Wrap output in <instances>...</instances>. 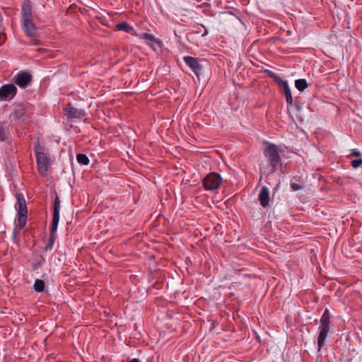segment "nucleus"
<instances>
[{
	"instance_id": "nucleus-4",
	"label": "nucleus",
	"mask_w": 362,
	"mask_h": 362,
	"mask_svg": "<svg viewBox=\"0 0 362 362\" xmlns=\"http://www.w3.org/2000/svg\"><path fill=\"white\" fill-rule=\"evenodd\" d=\"M264 156L268 159L271 168L270 173H274L279 165L281 164V160L278 146L274 144L267 143V146L264 150Z\"/></svg>"
},
{
	"instance_id": "nucleus-17",
	"label": "nucleus",
	"mask_w": 362,
	"mask_h": 362,
	"mask_svg": "<svg viewBox=\"0 0 362 362\" xmlns=\"http://www.w3.org/2000/svg\"><path fill=\"white\" fill-rule=\"evenodd\" d=\"M22 19L32 18V6L28 0L25 1L21 8Z\"/></svg>"
},
{
	"instance_id": "nucleus-14",
	"label": "nucleus",
	"mask_w": 362,
	"mask_h": 362,
	"mask_svg": "<svg viewBox=\"0 0 362 362\" xmlns=\"http://www.w3.org/2000/svg\"><path fill=\"white\" fill-rule=\"evenodd\" d=\"M58 224H56L54 226V223H52L51 227H50V235L49 238V242L47 244V245L45 247L44 250L45 251L51 250L54 246L55 240H56V233L57 230Z\"/></svg>"
},
{
	"instance_id": "nucleus-2",
	"label": "nucleus",
	"mask_w": 362,
	"mask_h": 362,
	"mask_svg": "<svg viewBox=\"0 0 362 362\" xmlns=\"http://www.w3.org/2000/svg\"><path fill=\"white\" fill-rule=\"evenodd\" d=\"M330 313L329 309L326 308L321 316L320 320V327H319V334L317 337V346L318 351L322 349L326 344V339L328 337L329 333H331L330 329Z\"/></svg>"
},
{
	"instance_id": "nucleus-7",
	"label": "nucleus",
	"mask_w": 362,
	"mask_h": 362,
	"mask_svg": "<svg viewBox=\"0 0 362 362\" xmlns=\"http://www.w3.org/2000/svg\"><path fill=\"white\" fill-rule=\"evenodd\" d=\"M223 179L217 173H210L202 180V184L206 190H215L219 188Z\"/></svg>"
},
{
	"instance_id": "nucleus-25",
	"label": "nucleus",
	"mask_w": 362,
	"mask_h": 362,
	"mask_svg": "<svg viewBox=\"0 0 362 362\" xmlns=\"http://www.w3.org/2000/svg\"><path fill=\"white\" fill-rule=\"evenodd\" d=\"M291 187L293 191H298L299 189H301L303 188V186L298 183L291 182Z\"/></svg>"
},
{
	"instance_id": "nucleus-20",
	"label": "nucleus",
	"mask_w": 362,
	"mask_h": 362,
	"mask_svg": "<svg viewBox=\"0 0 362 362\" xmlns=\"http://www.w3.org/2000/svg\"><path fill=\"white\" fill-rule=\"evenodd\" d=\"M295 86L299 91H303L308 88V84L304 78L297 79L295 81Z\"/></svg>"
},
{
	"instance_id": "nucleus-19",
	"label": "nucleus",
	"mask_w": 362,
	"mask_h": 362,
	"mask_svg": "<svg viewBox=\"0 0 362 362\" xmlns=\"http://www.w3.org/2000/svg\"><path fill=\"white\" fill-rule=\"evenodd\" d=\"M33 288L37 293L43 292L45 288V281L41 279H36L34 282Z\"/></svg>"
},
{
	"instance_id": "nucleus-10",
	"label": "nucleus",
	"mask_w": 362,
	"mask_h": 362,
	"mask_svg": "<svg viewBox=\"0 0 362 362\" xmlns=\"http://www.w3.org/2000/svg\"><path fill=\"white\" fill-rule=\"evenodd\" d=\"M258 201L259 202V204L262 208H270L271 199L269 195V190L267 187L263 186L260 189V191L258 194Z\"/></svg>"
},
{
	"instance_id": "nucleus-9",
	"label": "nucleus",
	"mask_w": 362,
	"mask_h": 362,
	"mask_svg": "<svg viewBox=\"0 0 362 362\" xmlns=\"http://www.w3.org/2000/svg\"><path fill=\"white\" fill-rule=\"evenodd\" d=\"M32 75L28 71H21L13 78V81L21 88H26L32 81Z\"/></svg>"
},
{
	"instance_id": "nucleus-8",
	"label": "nucleus",
	"mask_w": 362,
	"mask_h": 362,
	"mask_svg": "<svg viewBox=\"0 0 362 362\" xmlns=\"http://www.w3.org/2000/svg\"><path fill=\"white\" fill-rule=\"evenodd\" d=\"M17 93V88L13 83L3 85L0 88V100L10 101Z\"/></svg>"
},
{
	"instance_id": "nucleus-16",
	"label": "nucleus",
	"mask_w": 362,
	"mask_h": 362,
	"mask_svg": "<svg viewBox=\"0 0 362 362\" xmlns=\"http://www.w3.org/2000/svg\"><path fill=\"white\" fill-rule=\"evenodd\" d=\"M60 202L59 197L57 195L53 204V218L52 222L54 223V226L59 224V221Z\"/></svg>"
},
{
	"instance_id": "nucleus-18",
	"label": "nucleus",
	"mask_w": 362,
	"mask_h": 362,
	"mask_svg": "<svg viewBox=\"0 0 362 362\" xmlns=\"http://www.w3.org/2000/svg\"><path fill=\"white\" fill-rule=\"evenodd\" d=\"M11 140V134L8 128L5 127L0 123V141L9 143Z\"/></svg>"
},
{
	"instance_id": "nucleus-26",
	"label": "nucleus",
	"mask_w": 362,
	"mask_h": 362,
	"mask_svg": "<svg viewBox=\"0 0 362 362\" xmlns=\"http://www.w3.org/2000/svg\"><path fill=\"white\" fill-rule=\"evenodd\" d=\"M351 155L354 156L359 157L361 156V152L356 148L351 149Z\"/></svg>"
},
{
	"instance_id": "nucleus-13",
	"label": "nucleus",
	"mask_w": 362,
	"mask_h": 362,
	"mask_svg": "<svg viewBox=\"0 0 362 362\" xmlns=\"http://www.w3.org/2000/svg\"><path fill=\"white\" fill-rule=\"evenodd\" d=\"M23 21V29L24 32L29 36L33 37L35 34L36 27L34 25L32 18H25Z\"/></svg>"
},
{
	"instance_id": "nucleus-29",
	"label": "nucleus",
	"mask_w": 362,
	"mask_h": 362,
	"mask_svg": "<svg viewBox=\"0 0 362 362\" xmlns=\"http://www.w3.org/2000/svg\"><path fill=\"white\" fill-rule=\"evenodd\" d=\"M276 191H277V186H276L275 188H274V189H273V195L274 194V193H275Z\"/></svg>"
},
{
	"instance_id": "nucleus-11",
	"label": "nucleus",
	"mask_w": 362,
	"mask_h": 362,
	"mask_svg": "<svg viewBox=\"0 0 362 362\" xmlns=\"http://www.w3.org/2000/svg\"><path fill=\"white\" fill-rule=\"evenodd\" d=\"M183 60L185 64L191 69V70L194 73V74L199 77L202 66L199 62L198 58H195L191 56H185L183 57Z\"/></svg>"
},
{
	"instance_id": "nucleus-1",
	"label": "nucleus",
	"mask_w": 362,
	"mask_h": 362,
	"mask_svg": "<svg viewBox=\"0 0 362 362\" xmlns=\"http://www.w3.org/2000/svg\"><path fill=\"white\" fill-rule=\"evenodd\" d=\"M33 112V106L29 103H16L13 105L10 118L15 124H21L31 117Z\"/></svg>"
},
{
	"instance_id": "nucleus-23",
	"label": "nucleus",
	"mask_w": 362,
	"mask_h": 362,
	"mask_svg": "<svg viewBox=\"0 0 362 362\" xmlns=\"http://www.w3.org/2000/svg\"><path fill=\"white\" fill-rule=\"evenodd\" d=\"M362 165V158L353 160L351 162V165L353 168L356 169Z\"/></svg>"
},
{
	"instance_id": "nucleus-5",
	"label": "nucleus",
	"mask_w": 362,
	"mask_h": 362,
	"mask_svg": "<svg viewBox=\"0 0 362 362\" xmlns=\"http://www.w3.org/2000/svg\"><path fill=\"white\" fill-rule=\"evenodd\" d=\"M34 153L37 160V165L39 173L45 176L47 174L48 167L50 164L49 158L42 151V147L39 143L35 145Z\"/></svg>"
},
{
	"instance_id": "nucleus-6",
	"label": "nucleus",
	"mask_w": 362,
	"mask_h": 362,
	"mask_svg": "<svg viewBox=\"0 0 362 362\" xmlns=\"http://www.w3.org/2000/svg\"><path fill=\"white\" fill-rule=\"evenodd\" d=\"M264 73H265L269 77L272 78L278 85L281 86L283 87L286 103L290 105H293V103L291 90V88H289L287 81L283 80L279 76H278L277 74H276L269 69H264Z\"/></svg>"
},
{
	"instance_id": "nucleus-21",
	"label": "nucleus",
	"mask_w": 362,
	"mask_h": 362,
	"mask_svg": "<svg viewBox=\"0 0 362 362\" xmlns=\"http://www.w3.org/2000/svg\"><path fill=\"white\" fill-rule=\"evenodd\" d=\"M117 28L119 30L129 33L133 30V28L126 22H122L117 24Z\"/></svg>"
},
{
	"instance_id": "nucleus-22",
	"label": "nucleus",
	"mask_w": 362,
	"mask_h": 362,
	"mask_svg": "<svg viewBox=\"0 0 362 362\" xmlns=\"http://www.w3.org/2000/svg\"><path fill=\"white\" fill-rule=\"evenodd\" d=\"M76 159L78 163L81 165H88L90 162L88 157L83 153H78L76 156Z\"/></svg>"
},
{
	"instance_id": "nucleus-15",
	"label": "nucleus",
	"mask_w": 362,
	"mask_h": 362,
	"mask_svg": "<svg viewBox=\"0 0 362 362\" xmlns=\"http://www.w3.org/2000/svg\"><path fill=\"white\" fill-rule=\"evenodd\" d=\"M143 39L146 40V42L153 49L156 50L155 45H157L158 47H161L162 42L156 39L154 35L150 33H144Z\"/></svg>"
},
{
	"instance_id": "nucleus-28",
	"label": "nucleus",
	"mask_w": 362,
	"mask_h": 362,
	"mask_svg": "<svg viewBox=\"0 0 362 362\" xmlns=\"http://www.w3.org/2000/svg\"><path fill=\"white\" fill-rule=\"evenodd\" d=\"M208 34V31L205 28V31H204V33L202 35V36H205Z\"/></svg>"
},
{
	"instance_id": "nucleus-27",
	"label": "nucleus",
	"mask_w": 362,
	"mask_h": 362,
	"mask_svg": "<svg viewBox=\"0 0 362 362\" xmlns=\"http://www.w3.org/2000/svg\"><path fill=\"white\" fill-rule=\"evenodd\" d=\"M302 105H303V104H302L300 102H298H298H296V103H294V106H295V107H296L298 110H301V108H302Z\"/></svg>"
},
{
	"instance_id": "nucleus-12",
	"label": "nucleus",
	"mask_w": 362,
	"mask_h": 362,
	"mask_svg": "<svg viewBox=\"0 0 362 362\" xmlns=\"http://www.w3.org/2000/svg\"><path fill=\"white\" fill-rule=\"evenodd\" d=\"M64 115L68 118H77L81 119L86 116V112L83 110L77 109L71 104H69L66 107L64 108Z\"/></svg>"
},
{
	"instance_id": "nucleus-3",
	"label": "nucleus",
	"mask_w": 362,
	"mask_h": 362,
	"mask_svg": "<svg viewBox=\"0 0 362 362\" xmlns=\"http://www.w3.org/2000/svg\"><path fill=\"white\" fill-rule=\"evenodd\" d=\"M17 203L15 208L18 211V227L23 229L26 224L28 218V208L24 195L21 192L16 193Z\"/></svg>"
},
{
	"instance_id": "nucleus-24",
	"label": "nucleus",
	"mask_w": 362,
	"mask_h": 362,
	"mask_svg": "<svg viewBox=\"0 0 362 362\" xmlns=\"http://www.w3.org/2000/svg\"><path fill=\"white\" fill-rule=\"evenodd\" d=\"M45 259L43 257H41V259L40 261L35 262L33 264V269L34 270H37L38 268L41 267V265L45 263Z\"/></svg>"
},
{
	"instance_id": "nucleus-30",
	"label": "nucleus",
	"mask_w": 362,
	"mask_h": 362,
	"mask_svg": "<svg viewBox=\"0 0 362 362\" xmlns=\"http://www.w3.org/2000/svg\"><path fill=\"white\" fill-rule=\"evenodd\" d=\"M13 235L14 238L16 236V231L15 230L13 231Z\"/></svg>"
}]
</instances>
